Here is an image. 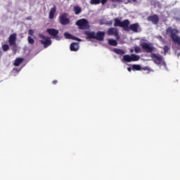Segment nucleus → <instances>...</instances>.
<instances>
[{
    "instance_id": "nucleus-17",
    "label": "nucleus",
    "mask_w": 180,
    "mask_h": 180,
    "mask_svg": "<svg viewBox=\"0 0 180 180\" xmlns=\"http://www.w3.org/2000/svg\"><path fill=\"white\" fill-rule=\"evenodd\" d=\"M23 63V58H18L15 60L14 65L15 67H19L20 64Z\"/></svg>"
},
{
    "instance_id": "nucleus-33",
    "label": "nucleus",
    "mask_w": 180,
    "mask_h": 180,
    "mask_svg": "<svg viewBox=\"0 0 180 180\" xmlns=\"http://www.w3.org/2000/svg\"><path fill=\"white\" fill-rule=\"evenodd\" d=\"M132 1V2H137V0H131Z\"/></svg>"
},
{
    "instance_id": "nucleus-29",
    "label": "nucleus",
    "mask_w": 180,
    "mask_h": 180,
    "mask_svg": "<svg viewBox=\"0 0 180 180\" xmlns=\"http://www.w3.org/2000/svg\"><path fill=\"white\" fill-rule=\"evenodd\" d=\"M108 43L110 46H113V39H109Z\"/></svg>"
},
{
    "instance_id": "nucleus-28",
    "label": "nucleus",
    "mask_w": 180,
    "mask_h": 180,
    "mask_svg": "<svg viewBox=\"0 0 180 180\" xmlns=\"http://www.w3.org/2000/svg\"><path fill=\"white\" fill-rule=\"evenodd\" d=\"M109 0H101L100 4H102V5H105L106 2H108Z\"/></svg>"
},
{
    "instance_id": "nucleus-19",
    "label": "nucleus",
    "mask_w": 180,
    "mask_h": 180,
    "mask_svg": "<svg viewBox=\"0 0 180 180\" xmlns=\"http://www.w3.org/2000/svg\"><path fill=\"white\" fill-rule=\"evenodd\" d=\"M132 70L133 71H140V70H141V66H140V65H133Z\"/></svg>"
},
{
    "instance_id": "nucleus-14",
    "label": "nucleus",
    "mask_w": 180,
    "mask_h": 180,
    "mask_svg": "<svg viewBox=\"0 0 180 180\" xmlns=\"http://www.w3.org/2000/svg\"><path fill=\"white\" fill-rule=\"evenodd\" d=\"M70 51H78L79 50V44L77 42H73L70 46Z\"/></svg>"
},
{
    "instance_id": "nucleus-1",
    "label": "nucleus",
    "mask_w": 180,
    "mask_h": 180,
    "mask_svg": "<svg viewBox=\"0 0 180 180\" xmlns=\"http://www.w3.org/2000/svg\"><path fill=\"white\" fill-rule=\"evenodd\" d=\"M114 22V26L115 27H117V26L119 27H122L124 32H130V30H131L132 32H134V33H137V32H139V27H140V25H139V23L130 25V20H124L123 21H121L120 20L115 18Z\"/></svg>"
},
{
    "instance_id": "nucleus-26",
    "label": "nucleus",
    "mask_w": 180,
    "mask_h": 180,
    "mask_svg": "<svg viewBox=\"0 0 180 180\" xmlns=\"http://www.w3.org/2000/svg\"><path fill=\"white\" fill-rule=\"evenodd\" d=\"M28 34H30V36H33V34H34V31L33 30H29Z\"/></svg>"
},
{
    "instance_id": "nucleus-20",
    "label": "nucleus",
    "mask_w": 180,
    "mask_h": 180,
    "mask_svg": "<svg viewBox=\"0 0 180 180\" xmlns=\"http://www.w3.org/2000/svg\"><path fill=\"white\" fill-rule=\"evenodd\" d=\"M90 4L91 5H99V4H101V0H91Z\"/></svg>"
},
{
    "instance_id": "nucleus-25",
    "label": "nucleus",
    "mask_w": 180,
    "mask_h": 180,
    "mask_svg": "<svg viewBox=\"0 0 180 180\" xmlns=\"http://www.w3.org/2000/svg\"><path fill=\"white\" fill-rule=\"evenodd\" d=\"M141 51V49H140L139 46H135L134 47L135 53H140Z\"/></svg>"
},
{
    "instance_id": "nucleus-12",
    "label": "nucleus",
    "mask_w": 180,
    "mask_h": 180,
    "mask_svg": "<svg viewBox=\"0 0 180 180\" xmlns=\"http://www.w3.org/2000/svg\"><path fill=\"white\" fill-rule=\"evenodd\" d=\"M56 12H57V6L54 5L49 11V19L51 20L54 19V15H56Z\"/></svg>"
},
{
    "instance_id": "nucleus-8",
    "label": "nucleus",
    "mask_w": 180,
    "mask_h": 180,
    "mask_svg": "<svg viewBox=\"0 0 180 180\" xmlns=\"http://www.w3.org/2000/svg\"><path fill=\"white\" fill-rule=\"evenodd\" d=\"M39 37H40V39H43L42 40H40V42L41 44L44 45V47L45 49H47V47H49V46H51V39H50V38L46 37L43 34H40Z\"/></svg>"
},
{
    "instance_id": "nucleus-11",
    "label": "nucleus",
    "mask_w": 180,
    "mask_h": 180,
    "mask_svg": "<svg viewBox=\"0 0 180 180\" xmlns=\"http://www.w3.org/2000/svg\"><path fill=\"white\" fill-rule=\"evenodd\" d=\"M148 22H152L153 25H158V22H160V18L157 14L148 16L147 18Z\"/></svg>"
},
{
    "instance_id": "nucleus-36",
    "label": "nucleus",
    "mask_w": 180,
    "mask_h": 180,
    "mask_svg": "<svg viewBox=\"0 0 180 180\" xmlns=\"http://www.w3.org/2000/svg\"><path fill=\"white\" fill-rule=\"evenodd\" d=\"M131 53H133V50H131Z\"/></svg>"
},
{
    "instance_id": "nucleus-22",
    "label": "nucleus",
    "mask_w": 180,
    "mask_h": 180,
    "mask_svg": "<svg viewBox=\"0 0 180 180\" xmlns=\"http://www.w3.org/2000/svg\"><path fill=\"white\" fill-rule=\"evenodd\" d=\"M2 49L4 51H8L9 50V46L8 44H4Z\"/></svg>"
},
{
    "instance_id": "nucleus-18",
    "label": "nucleus",
    "mask_w": 180,
    "mask_h": 180,
    "mask_svg": "<svg viewBox=\"0 0 180 180\" xmlns=\"http://www.w3.org/2000/svg\"><path fill=\"white\" fill-rule=\"evenodd\" d=\"M113 51L114 53H115L116 54H119L120 56H123V54H124L125 53L124 51L119 49H113Z\"/></svg>"
},
{
    "instance_id": "nucleus-32",
    "label": "nucleus",
    "mask_w": 180,
    "mask_h": 180,
    "mask_svg": "<svg viewBox=\"0 0 180 180\" xmlns=\"http://www.w3.org/2000/svg\"><path fill=\"white\" fill-rule=\"evenodd\" d=\"M127 70H128L129 72H131V68H128Z\"/></svg>"
},
{
    "instance_id": "nucleus-5",
    "label": "nucleus",
    "mask_w": 180,
    "mask_h": 180,
    "mask_svg": "<svg viewBox=\"0 0 180 180\" xmlns=\"http://www.w3.org/2000/svg\"><path fill=\"white\" fill-rule=\"evenodd\" d=\"M140 60V56L136 54L124 55L122 58L124 63H131V61H139Z\"/></svg>"
},
{
    "instance_id": "nucleus-6",
    "label": "nucleus",
    "mask_w": 180,
    "mask_h": 180,
    "mask_svg": "<svg viewBox=\"0 0 180 180\" xmlns=\"http://www.w3.org/2000/svg\"><path fill=\"white\" fill-rule=\"evenodd\" d=\"M150 57L152 59V61H153V63L158 65H160L164 61L162 56L160 54L151 53Z\"/></svg>"
},
{
    "instance_id": "nucleus-35",
    "label": "nucleus",
    "mask_w": 180,
    "mask_h": 180,
    "mask_svg": "<svg viewBox=\"0 0 180 180\" xmlns=\"http://www.w3.org/2000/svg\"><path fill=\"white\" fill-rule=\"evenodd\" d=\"M159 39H162V36H159Z\"/></svg>"
},
{
    "instance_id": "nucleus-23",
    "label": "nucleus",
    "mask_w": 180,
    "mask_h": 180,
    "mask_svg": "<svg viewBox=\"0 0 180 180\" xmlns=\"http://www.w3.org/2000/svg\"><path fill=\"white\" fill-rule=\"evenodd\" d=\"M163 50H164L165 54H167V53H168V51H169V46H165L163 47Z\"/></svg>"
},
{
    "instance_id": "nucleus-9",
    "label": "nucleus",
    "mask_w": 180,
    "mask_h": 180,
    "mask_svg": "<svg viewBox=\"0 0 180 180\" xmlns=\"http://www.w3.org/2000/svg\"><path fill=\"white\" fill-rule=\"evenodd\" d=\"M59 22L60 25L65 26L70 25V20L67 18V13H63L59 16Z\"/></svg>"
},
{
    "instance_id": "nucleus-21",
    "label": "nucleus",
    "mask_w": 180,
    "mask_h": 180,
    "mask_svg": "<svg viewBox=\"0 0 180 180\" xmlns=\"http://www.w3.org/2000/svg\"><path fill=\"white\" fill-rule=\"evenodd\" d=\"M27 41L29 44H34V39L32 38V37H27Z\"/></svg>"
},
{
    "instance_id": "nucleus-34",
    "label": "nucleus",
    "mask_w": 180,
    "mask_h": 180,
    "mask_svg": "<svg viewBox=\"0 0 180 180\" xmlns=\"http://www.w3.org/2000/svg\"><path fill=\"white\" fill-rule=\"evenodd\" d=\"M2 56V52L0 51V57Z\"/></svg>"
},
{
    "instance_id": "nucleus-16",
    "label": "nucleus",
    "mask_w": 180,
    "mask_h": 180,
    "mask_svg": "<svg viewBox=\"0 0 180 180\" xmlns=\"http://www.w3.org/2000/svg\"><path fill=\"white\" fill-rule=\"evenodd\" d=\"M113 36L116 40H120V35H119V30L117 28H113Z\"/></svg>"
},
{
    "instance_id": "nucleus-2",
    "label": "nucleus",
    "mask_w": 180,
    "mask_h": 180,
    "mask_svg": "<svg viewBox=\"0 0 180 180\" xmlns=\"http://www.w3.org/2000/svg\"><path fill=\"white\" fill-rule=\"evenodd\" d=\"M179 33V31L175 28H172V27H169L166 29V34H169L172 41L175 44H178L180 46V37L176 35Z\"/></svg>"
},
{
    "instance_id": "nucleus-30",
    "label": "nucleus",
    "mask_w": 180,
    "mask_h": 180,
    "mask_svg": "<svg viewBox=\"0 0 180 180\" xmlns=\"http://www.w3.org/2000/svg\"><path fill=\"white\" fill-rule=\"evenodd\" d=\"M116 46H117V41H116V40H113V46L114 47H116Z\"/></svg>"
},
{
    "instance_id": "nucleus-10",
    "label": "nucleus",
    "mask_w": 180,
    "mask_h": 180,
    "mask_svg": "<svg viewBox=\"0 0 180 180\" xmlns=\"http://www.w3.org/2000/svg\"><path fill=\"white\" fill-rule=\"evenodd\" d=\"M47 33H49V34H50V36H52V37H53V39H56V40H59L58 39V30H56L54 28H49L47 29L46 30Z\"/></svg>"
},
{
    "instance_id": "nucleus-15",
    "label": "nucleus",
    "mask_w": 180,
    "mask_h": 180,
    "mask_svg": "<svg viewBox=\"0 0 180 180\" xmlns=\"http://www.w3.org/2000/svg\"><path fill=\"white\" fill-rule=\"evenodd\" d=\"M73 12H75V15H79L82 12V8L79 6H75L73 7Z\"/></svg>"
},
{
    "instance_id": "nucleus-37",
    "label": "nucleus",
    "mask_w": 180,
    "mask_h": 180,
    "mask_svg": "<svg viewBox=\"0 0 180 180\" xmlns=\"http://www.w3.org/2000/svg\"><path fill=\"white\" fill-rule=\"evenodd\" d=\"M179 50H180V48H179Z\"/></svg>"
},
{
    "instance_id": "nucleus-31",
    "label": "nucleus",
    "mask_w": 180,
    "mask_h": 180,
    "mask_svg": "<svg viewBox=\"0 0 180 180\" xmlns=\"http://www.w3.org/2000/svg\"><path fill=\"white\" fill-rule=\"evenodd\" d=\"M57 80H53V82H52V84H53V85H56V84H57Z\"/></svg>"
},
{
    "instance_id": "nucleus-27",
    "label": "nucleus",
    "mask_w": 180,
    "mask_h": 180,
    "mask_svg": "<svg viewBox=\"0 0 180 180\" xmlns=\"http://www.w3.org/2000/svg\"><path fill=\"white\" fill-rule=\"evenodd\" d=\"M108 34H113V28H110L108 31Z\"/></svg>"
},
{
    "instance_id": "nucleus-13",
    "label": "nucleus",
    "mask_w": 180,
    "mask_h": 180,
    "mask_svg": "<svg viewBox=\"0 0 180 180\" xmlns=\"http://www.w3.org/2000/svg\"><path fill=\"white\" fill-rule=\"evenodd\" d=\"M16 41V34H12L8 38V43L10 46H15Z\"/></svg>"
},
{
    "instance_id": "nucleus-7",
    "label": "nucleus",
    "mask_w": 180,
    "mask_h": 180,
    "mask_svg": "<svg viewBox=\"0 0 180 180\" xmlns=\"http://www.w3.org/2000/svg\"><path fill=\"white\" fill-rule=\"evenodd\" d=\"M141 46L145 53H150V54L154 51V50H155V47H154V46L147 42H143L141 44Z\"/></svg>"
},
{
    "instance_id": "nucleus-24",
    "label": "nucleus",
    "mask_w": 180,
    "mask_h": 180,
    "mask_svg": "<svg viewBox=\"0 0 180 180\" xmlns=\"http://www.w3.org/2000/svg\"><path fill=\"white\" fill-rule=\"evenodd\" d=\"M64 36L65 39H72V35H71L70 33L65 32Z\"/></svg>"
},
{
    "instance_id": "nucleus-4",
    "label": "nucleus",
    "mask_w": 180,
    "mask_h": 180,
    "mask_svg": "<svg viewBox=\"0 0 180 180\" xmlns=\"http://www.w3.org/2000/svg\"><path fill=\"white\" fill-rule=\"evenodd\" d=\"M76 26H78V28L80 29V30H88V29L91 27L89 21L85 18L78 20L76 22Z\"/></svg>"
},
{
    "instance_id": "nucleus-3",
    "label": "nucleus",
    "mask_w": 180,
    "mask_h": 180,
    "mask_svg": "<svg viewBox=\"0 0 180 180\" xmlns=\"http://www.w3.org/2000/svg\"><path fill=\"white\" fill-rule=\"evenodd\" d=\"M84 34L87 36L86 39H95L99 41H103L105 39V32L102 31H98L96 33L95 32L85 31Z\"/></svg>"
}]
</instances>
